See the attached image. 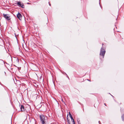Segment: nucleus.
<instances>
[{
  "label": "nucleus",
  "instance_id": "3",
  "mask_svg": "<svg viewBox=\"0 0 124 124\" xmlns=\"http://www.w3.org/2000/svg\"><path fill=\"white\" fill-rule=\"evenodd\" d=\"M105 53V50L104 49H103L102 48L101 50L100 53V55L102 56L103 58H104Z\"/></svg>",
  "mask_w": 124,
  "mask_h": 124
},
{
  "label": "nucleus",
  "instance_id": "18",
  "mask_svg": "<svg viewBox=\"0 0 124 124\" xmlns=\"http://www.w3.org/2000/svg\"><path fill=\"white\" fill-rule=\"evenodd\" d=\"M14 13V12H13V15H14L15 16V14L13 13Z\"/></svg>",
  "mask_w": 124,
  "mask_h": 124
},
{
  "label": "nucleus",
  "instance_id": "11",
  "mask_svg": "<svg viewBox=\"0 0 124 124\" xmlns=\"http://www.w3.org/2000/svg\"><path fill=\"white\" fill-rule=\"evenodd\" d=\"M17 61H16V62H17L19 64V61H18V58L17 59Z\"/></svg>",
  "mask_w": 124,
  "mask_h": 124
},
{
  "label": "nucleus",
  "instance_id": "19",
  "mask_svg": "<svg viewBox=\"0 0 124 124\" xmlns=\"http://www.w3.org/2000/svg\"><path fill=\"white\" fill-rule=\"evenodd\" d=\"M14 34L15 35V36L16 37V33H15Z\"/></svg>",
  "mask_w": 124,
  "mask_h": 124
},
{
  "label": "nucleus",
  "instance_id": "8",
  "mask_svg": "<svg viewBox=\"0 0 124 124\" xmlns=\"http://www.w3.org/2000/svg\"><path fill=\"white\" fill-rule=\"evenodd\" d=\"M122 120L124 121V114L122 116Z\"/></svg>",
  "mask_w": 124,
  "mask_h": 124
},
{
  "label": "nucleus",
  "instance_id": "4",
  "mask_svg": "<svg viewBox=\"0 0 124 124\" xmlns=\"http://www.w3.org/2000/svg\"><path fill=\"white\" fill-rule=\"evenodd\" d=\"M3 15L4 17L7 20H9L10 19V16L8 15L3 14Z\"/></svg>",
  "mask_w": 124,
  "mask_h": 124
},
{
  "label": "nucleus",
  "instance_id": "9",
  "mask_svg": "<svg viewBox=\"0 0 124 124\" xmlns=\"http://www.w3.org/2000/svg\"><path fill=\"white\" fill-rule=\"evenodd\" d=\"M71 118V121L72 122L73 121H74L73 118V117H71L70 118Z\"/></svg>",
  "mask_w": 124,
  "mask_h": 124
},
{
  "label": "nucleus",
  "instance_id": "6",
  "mask_svg": "<svg viewBox=\"0 0 124 124\" xmlns=\"http://www.w3.org/2000/svg\"><path fill=\"white\" fill-rule=\"evenodd\" d=\"M21 111L22 112H24L25 110V108L24 106L22 105L20 107Z\"/></svg>",
  "mask_w": 124,
  "mask_h": 124
},
{
  "label": "nucleus",
  "instance_id": "21",
  "mask_svg": "<svg viewBox=\"0 0 124 124\" xmlns=\"http://www.w3.org/2000/svg\"><path fill=\"white\" fill-rule=\"evenodd\" d=\"M104 105H105V104L104 103Z\"/></svg>",
  "mask_w": 124,
  "mask_h": 124
},
{
  "label": "nucleus",
  "instance_id": "2",
  "mask_svg": "<svg viewBox=\"0 0 124 124\" xmlns=\"http://www.w3.org/2000/svg\"><path fill=\"white\" fill-rule=\"evenodd\" d=\"M16 4L19 7H21L23 8H24L25 6L23 3L20 1H17L16 2Z\"/></svg>",
  "mask_w": 124,
  "mask_h": 124
},
{
  "label": "nucleus",
  "instance_id": "22",
  "mask_svg": "<svg viewBox=\"0 0 124 124\" xmlns=\"http://www.w3.org/2000/svg\"><path fill=\"white\" fill-rule=\"evenodd\" d=\"M69 124H70L69 123Z\"/></svg>",
  "mask_w": 124,
  "mask_h": 124
},
{
  "label": "nucleus",
  "instance_id": "15",
  "mask_svg": "<svg viewBox=\"0 0 124 124\" xmlns=\"http://www.w3.org/2000/svg\"><path fill=\"white\" fill-rule=\"evenodd\" d=\"M70 118L71 117H72L71 115H70Z\"/></svg>",
  "mask_w": 124,
  "mask_h": 124
},
{
  "label": "nucleus",
  "instance_id": "1",
  "mask_svg": "<svg viewBox=\"0 0 124 124\" xmlns=\"http://www.w3.org/2000/svg\"><path fill=\"white\" fill-rule=\"evenodd\" d=\"M40 120L42 122V124H46L45 120V116L43 115H41L40 116Z\"/></svg>",
  "mask_w": 124,
  "mask_h": 124
},
{
  "label": "nucleus",
  "instance_id": "12",
  "mask_svg": "<svg viewBox=\"0 0 124 124\" xmlns=\"http://www.w3.org/2000/svg\"><path fill=\"white\" fill-rule=\"evenodd\" d=\"M72 123L73 124H75V122H74V121H72Z\"/></svg>",
  "mask_w": 124,
  "mask_h": 124
},
{
  "label": "nucleus",
  "instance_id": "10",
  "mask_svg": "<svg viewBox=\"0 0 124 124\" xmlns=\"http://www.w3.org/2000/svg\"><path fill=\"white\" fill-rule=\"evenodd\" d=\"M31 121H34V122H35V120L34 119L32 118V119H31Z\"/></svg>",
  "mask_w": 124,
  "mask_h": 124
},
{
  "label": "nucleus",
  "instance_id": "16",
  "mask_svg": "<svg viewBox=\"0 0 124 124\" xmlns=\"http://www.w3.org/2000/svg\"><path fill=\"white\" fill-rule=\"evenodd\" d=\"M69 115H71V114H70V112H69Z\"/></svg>",
  "mask_w": 124,
  "mask_h": 124
},
{
  "label": "nucleus",
  "instance_id": "14",
  "mask_svg": "<svg viewBox=\"0 0 124 124\" xmlns=\"http://www.w3.org/2000/svg\"><path fill=\"white\" fill-rule=\"evenodd\" d=\"M77 121H78V122H80V120L79 119H78V120H77Z\"/></svg>",
  "mask_w": 124,
  "mask_h": 124
},
{
  "label": "nucleus",
  "instance_id": "7",
  "mask_svg": "<svg viewBox=\"0 0 124 124\" xmlns=\"http://www.w3.org/2000/svg\"><path fill=\"white\" fill-rule=\"evenodd\" d=\"M4 48V47L3 46L0 45V50H1L2 49Z\"/></svg>",
  "mask_w": 124,
  "mask_h": 124
},
{
  "label": "nucleus",
  "instance_id": "20",
  "mask_svg": "<svg viewBox=\"0 0 124 124\" xmlns=\"http://www.w3.org/2000/svg\"><path fill=\"white\" fill-rule=\"evenodd\" d=\"M49 5L50 6V4H49Z\"/></svg>",
  "mask_w": 124,
  "mask_h": 124
},
{
  "label": "nucleus",
  "instance_id": "5",
  "mask_svg": "<svg viewBox=\"0 0 124 124\" xmlns=\"http://www.w3.org/2000/svg\"><path fill=\"white\" fill-rule=\"evenodd\" d=\"M17 17L20 20H21L22 17V16L20 13H18L17 15Z\"/></svg>",
  "mask_w": 124,
  "mask_h": 124
},
{
  "label": "nucleus",
  "instance_id": "13",
  "mask_svg": "<svg viewBox=\"0 0 124 124\" xmlns=\"http://www.w3.org/2000/svg\"><path fill=\"white\" fill-rule=\"evenodd\" d=\"M16 82L17 83L18 82V83L20 82V81L18 80H17Z\"/></svg>",
  "mask_w": 124,
  "mask_h": 124
},
{
  "label": "nucleus",
  "instance_id": "17",
  "mask_svg": "<svg viewBox=\"0 0 124 124\" xmlns=\"http://www.w3.org/2000/svg\"><path fill=\"white\" fill-rule=\"evenodd\" d=\"M61 101H62V102H63V101L62 99Z\"/></svg>",
  "mask_w": 124,
  "mask_h": 124
}]
</instances>
